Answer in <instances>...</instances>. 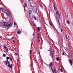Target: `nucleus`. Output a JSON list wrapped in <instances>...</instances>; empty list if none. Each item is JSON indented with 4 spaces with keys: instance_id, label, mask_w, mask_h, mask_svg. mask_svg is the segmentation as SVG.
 Returning a JSON list of instances; mask_svg holds the SVG:
<instances>
[{
    "instance_id": "43",
    "label": "nucleus",
    "mask_w": 73,
    "mask_h": 73,
    "mask_svg": "<svg viewBox=\"0 0 73 73\" xmlns=\"http://www.w3.org/2000/svg\"><path fill=\"white\" fill-rule=\"evenodd\" d=\"M17 61H18V59H17Z\"/></svg>"
},
{
    "instance_id": "25",
    "label": "nucleus",
    "mask_w": 73,
    "mask_h": 73,
    "mask_svg": "<svg viewBox=\"0 0 73 73\" xmlns=\"http://www.w3.org/2000/svg\"><path fill=\"white\" fill-rule=\"evenodd\" d=\"M6 15L7 16V17L9 16V15H8V14L6 13Z\"/></svg>"
},
{
    "instance_id": "1",
    "label": "nucleus",
    "mask_w": 73,
    "mask_h": 73,
    "mask_svg": "<svg viewBox=\"0 0 73 73\" xmlns=\"http://www.w3.org/2000/svg\"><path fill=\"white\" fill-rule=\"evenodd\" d=\"M56 20L57 21L58 23L59 24L60 26L61 25L60 24V22H59V20L60 19V13H59V11H56Z\"/></svg>"
},
{
    "instance_id": "33",
    "label": "nucleus",
    "mask_w": 73,
    "mask_h": 73,
    "mask_svg": "<svg viewBox=\"0 0 73 73\" xmlns=\"http://www.w3.org/2000/svg\"><path fill=\"white\" fill-rule=\"evenodd\" d=\"M15 56H16V55H17V53H15Z\"/></svg>"
},
{
    "instance_id": "26",
    "label": "nucleus",
    "mask_w": 73,
    "mask_h": 73,
    "mask_svg": "<svg viewBox=\"0 0 73 73\" xmlns=\"http://www.w3.org/2000/svg\"><path fill=\"white\" fill-rule=\"evenodd\" d=\"M67 23L68 24H70V22H69V21H67Z\"/></svg>"
},
{
    "instance_id": "23",
    "label": "nucleus",
    "mask_w": 73,
    "mask_h": 73,
    "mask_svg": "<svg viewBox=\"0 0 73 73\" xmlns=\"http://www.w3.org/2000/svg\"><path fill=\"white\" fill-rule=\"evenodd\" d=\"M9 13L10 14V16H11V15H12V13H11V11Z\"/></svg>"
},
{
    "instance_id": "38",
    "label": "nucleus",
    "mask_w": 73,
    "mask_h": 73,
    "mask_svg": "<svg viewBox=\"0 0 73 73\" xmlns=\"http://www.w3.org/2000/svg\"><path fill=\"white\" fill-rule=\"evenodd\" d=\"M54 7H55V4H54L53 6Z\"/></svg>"
},
{
    "instance_id": "40",
    "label": "nucleus",
    "mask_w": 73,
    "mask_h": 73,
    "mask_svg": "<svg viewBox=\"0 0 73 73\" xmlns=\"http://www.w3.org/2000/svg\"><path fill=\"white\" fill-rule=\"evenodd\" d=\"M67 36H68V35H66L65 36V37H67Z\"/></svg>"
},
{
    "instance_id": "8",
    "label": "nucleus",
    "mask_w": 73,
    "mask_h": 73,
    "mask_svg": "<svg viewBox=\"0 0 73 73\" xmlns=\"http://www.w3.org/2000/svg\"><path fill=\"white\" fill-rule=\"evenodd\" d=\"M65 50L66 52L68 53V54H70V52H69V50H68L67 48H66L65 49Z\"/></svg>"
},
{
    "instance_id": "6",
    "label": "nucleus",
    "mask_w": 73,
    "mask_h": 73,
    "mask_svg": "<svg viewBox=\"0 0 73 73\" xmlns=\"http://www.w3.org/2000/svg\"><path fill=\"white\" fill-rule=\"evenodd\" d=\"M36 40L38 42H40V38H39V35H38V38L36 39Z\"/></svg>"
},
{
    "instance_id": "37",
    "label": "nucleus",
    "mask_w": 73,
    "mask_h": 73,
    "mask_svg": "<svg viewBox=\"0 0 73 73\" xmlns=\"http://www.w3.org/2000/svg\"><path fill=\"white\" fill-rule=\"evenodd\" d=\"M1 9L0 8V12H1Z\"/></svg>"
},
{
    "instance_id": "3",
    "label": "nucleus",
    "mask_w": 73,
    "mask_h": 73,
    "mask_svg": "<svg viewBox=\"0 0 73 73\" xmlns=\"http://www.w3.org/2000/svg\"><path fill=\"white\" fill-rule=\"evenodd\" d=\"M49 66L50 67H51V68L52 71L53 73H54V72L55 73H57V71H56V70L55 68H54V67L53 66V68L52 67L53 66V63L52 62H51V63L50 64Z\"/></svg>"
},
{
    "instance_id": "41",
    "label": "nucleus",
    "mask_w": 73,
    "mask_h": 73,
    "mask_svg": "<svg viewBox=\"0 0 73 73\" xmlns=\"http://www.w3.org/2000/svg\"><path fill=\"white\" fill-rule=\"evenodd\" d=\"M34 18L35 19V20H36V17H34Z\"/></svg>"
},
{
    "instance_id": "9",
    "label": "nucleus",
    "mask_w": 73,
    "mask_h": 73,
    "mask_svg": "<svg viewBox=\"0 0 73 73\" xmlns=\"http://www.w3.org/2000/svg\"><path fill=\"white\" fill-rule=\"evenodd\" d=\"M7 25V23H4V27H6V26Z\"/></svg>"
},
{
    "instance_id": "31",
    "label": "nucleus",
    "mask_w": 73,
    "mask_h": 73,
    "mask_svg": "<svg viewBox=\"0 0 73 73\" xmlns=\"http://www.w3.org/2000/svg\"><path fill=\"white\" fill-rule=\"evenodd\" d=\"M14 25L15 26H16V23H15V22L14 23Z\"/></svg>"
},
{
    "instance_id": "35",
    "label": "nucleus",
    "mask_w": 73,
    "mask_h": 73,
    "mask_svg": "<svg viewBox=\"0 0 73 73\" xmlns=\"http://www.w3.org/2000/svg\"><path fill=\"white\" fill-rule=\"evenodd\" d=\"M13 42H15V43L16 42L14 40H13Z\"/></svg>"
},
{
    "instance_id": "13",
    "label": "nucleus",
    "mask_w": 73,
    "mask_h": 73,
    "mask_svg": "<svg viewBox=\"0 0 73 73\" xmlns=\"http://www.w3.org/2000/svg\"><path fill=\"white\" fill-rule=\"evenodd\" d=\"M9 24L11 26H12V24H13V22H11Z\"/></svg>"
},
{
    "instance_id": "42",
    "label": "nucleus",
    "mask_w": 73,
    "mask_h": 73,
    "mask_svg": "<svg viewBox=\"0 0 73 73\" xmlns=\"http://www.w3.org/2000/svg\"><path fill=\"white\" fill-rule=\"evenodd\" d=\"M67 38H67V37H66V40H67Z\"/></svg>"
},
{
    "instance_id": "5",
    "label": "nucleus",
    "mask_w": 73,
    "mask_h": 73,
    "mask_svg": "<svg viewBox=\"0 0 73 73\" xmlns=\"http://www.w3.org/2000/svg\"><path fill=\"white\" fill-rule=\"evenodd\" d=\"M29 16H30V19H32V17H31V13H32V11H31V10H30L29 11Z\"/></svg>"
},
{
    "instance_id": "15",
    "label": "nucleus",
    "mask_w": 73,
    "mask_h": 73,
    "mask_svg": "<svg viewBox=\"0 0 73 73\" xmlns=\"http://www.w3.org/2000/svg\"><path fill=\"white\" fill-rule=\"evenodd\" d=\"M37 29H38V31L41 30V29H40V28L39 27H37Z\"/></svg>"
},
{
    "instance_id": "32",
    "label": "nucleus",
    "mask_w": 73,
    "mask_h": 73,
    "mask_svg": "<svg viewBox=\"0 0 73 73\" xmlns=\"http://www.w3.org/2000/svg\"><path fill=\"white\" fill-rule=\"evenodd\" d=\"M62 55H64L65 54L64 53L62 52Z\"/></svg>"
},
{
    "instance_id": "4",
    "label": "nucleus",
    "mask_w": 73,
    "mask_h": 73,
    "mask_svg": "<svg viewBox=\"0 0 73 73\" xmlns=\"http://www.w3.org/2000/svg\"><path fill=\"white\" fill-rule=\"evenodd\" d=\"M48 51H50V56L51 57H53V50H52V47H50V48H49V50H48Z\"/></svg>"
},
{
    "instance_id": "30",
    "label": "nucleus",
    "mask_w": 73,
    "mask_h": 73,
    "mask_svg": "<svg viewBox=\"0 0 73 73\" xmlns=\"http://www.w3.org/2000/svg\"><path fill=\"white\" fill-rule=\"evenodd\" d=\"M7 12H9V13L10 12V11L8 10H7Z\"/></svg>"
},
{
    "instance_id": "18",
    "label": "nucleus",
    "mask_w": 73,
    "mask_h": 73,
    "mask_svg": "<svg viewBox=\"0 0 73 73\" xmlns=\"http://www.w3.org/2000/svg\"><path fill=\"white\" fill-rule=\"evenodd\" d=\"M3 57H5V56H6V55L5 54H3Z\"/></svg>"
},
{
    "instance_id": "24",
    "label": "nucleus",
    "mask_w": 73,
    "mask_h": 73,
    "mask_svg": "<svg viewBox=\"0 0 73 73\" xmlns=\"http://www.w3.org/2000/svg\"><path fill=\"white\" fill-rule=\"evenodd\" d=\"M30 54H31V53H32V50H30Z\"/></svg>"
},
{
    "instance_id": "45",
    "label": "nucleus",
    "mask_w": 73,
    "mask_h": 73,
    "mask_svg": "<svg viewBox=\"0 0 73 73\" xmlns=\"http://www.w3.org/2000/svg\"><path fill=\"white\" fill-rule=\"evenodd\" d=\"M1 17L0 16V18Z\"/></svg>"
},
{
    "instance_id": "7",
    "label": "nucleus",
    "mask_w": 73,
    "mask_h": 73,
    "mask_svg": "<svg viewBox=\"0 0 73 73\" xmlns=\"http://www.w3.org/2000/svg\"><path fill=\"white\" fill-rule=\"evenodd\" d=\"M69 63L70 64L72 65V64H73V63H72V60H71V59H69Z\"/></svg>"
},
{
    "instance_id": "34",
    "label": "nucleus",
    "mask_w": 73,
    "mask_h": 73,
    "mask_svg": "<svg viewBox=\"0 0 73 73\" xmlns=\"http://www.w3.org/2000/svg\"><path fill=\"white\" fill-rule=\"evenodd\" d=\"M31 6L32 7V8H34V7L32 6L31 5Z\"/></svg>"
},
{
    "instance_id": "20",
    "label": "nucleus",
    "mask_w": 73,
    "mask_h": 73,
    "mask_svg": "<svg viewBox=\"0 0 73 73\" xmlns=\"http://www.w3.org/2000/svg\"><path fill=\"white\" fill-rule=\"evenodd\" d=\"M10 60H11V61H12V58H11L10 57H9V58Z\"/></svg>"
},
{
    "instance_id": "11",
    "label": "nucleus",
    "mask_w": 73,
    "mask_h": 73,
    "mask_svg": "<svg viewBox=\"0 0 73 73\" xmlns=\"http://www.w3.org/2000/svg\"><path fill=\"white\" fill-rule=\"evenodd\" d=\"M1 26H2V27L3 26V27H4V23H1Z\"/></svg>"
},
{
    "instance_id": "14",
    "label": "nucleus",
    "mask_w": 73,
    "mask_h": 73,
    "mask_svg": "<svg viewBox=\"0 0 73 73\" xmlns=\"http://www.w3.org/2000/svg\"><path fill=\"white\" fill-rule=\"evenodd\" d=\"M17 33H18V34H20V33H21V31H18Z\"/></svg>"
},
{
    "instance_id": "39",
    "label": "nucleus",
    "mask_w": 73,
    "mask_h": 73,
    "mask_svg": "<svg viewBox=\"0 0 73 73\" xmlns=\"http://www.w3.org/2000/svg\"><path fill=\"white\" fill-rule=\"evenodd\" d=\"M33 36H34V33H33Z\"/></svg>"
},
{
    "instance_id": "12",
    "label": "nucleus",
    "mask_w": 73,
    "mask_h": 73,
    "mask_svg": "<svg viewBox=\"0 0 73 73\" xmlns=\"http://www.w3.org/2000/svg\"><path fill=\"white\" fill-rule=\"evenodd\" d=\"M3 48L5 49H7V47L5 46H4L3 47Z\"/></svg>"
},
{
    "instance_id": "29",
    "label": "nucleus",
    "mask_w": 73,
    "mask_h": 73,
    "mask_svg": "<svg viewBox=\"0 0 73 73\" xmlns=\"http://www.w3.org/2000/svg\"><path fill=\"white\" fill-rule=\"evenodd\" d=\"M13 38H14V37H12V38L10 39V40H13Z\"/></svg>"
},
{
    "instance_id": "21",
    "label": "nucleus",
    "mask_w": 73,
    "mask_h": 73,
    "mask_svg": "<svg viewBox=\"0 0 73 73\" xmlns=\"http://www.w3.org/2000/svg\"><path fill=\"white\" fill-rule=\"evenodd\" d=\"M56 60L57 61H58L59 60V59L58 58V57L56 58Z\"/></svg>"
},
{
    "instance_id": "22",
    "label": "nucleus",
    "mask_w": 73,
    "mask_h": 73,
    "mask_svg": "<svg viewBox=\"0 0 73 73\" xmlns=\"http://www.w3.org/2000/svg\"><path fill=\"white\" fill-rule=\"evenodd\" d=\"M54 10H56V11L57 10V9L56 8V7H54Z\"/></svg>"
},
{
    "instance_id": "44",
    "label": "nucleus",
    "mask_w": 73,
    "mask_h": 73,
    "mask_svg": "<svg viewBox=\"0 0 73 73\" xmlns=\"http://www.w3.org/2000/svg\"><path fill=\"white\" fill-rule=\"evenodd\" d=\"M29 1H30V0H29Z\"/></svg>"
},
{
    "instance_id": "2",
    "label": "nucleus",
    "mask_w": 73,
    "mask_h": 73,
    "mask_svg": "<svg viewBox=\"0 0 73 73\" xmlns=\"http://www.w3.org/2000/svg\"><path fill=\"white\" fill-rule=\"evenodd\" d=\"M4 64H5V65H7V64H8L7 65V66L9 68H10L11 69H12V66H13V65L12 64H11L10 65L9 64H10V62L8 61V60H6L5 61H4Z\"/></svg>"
},
{
    "instance_id": "19",
    "label": "nucleus",
    "mask_w": 73,
    "mask_h": 73,
    "mask_svg": "<svg viewBox=\"0 0 73 73\" xmlns=\"http://www.w3.org/2000/svg\"><path fill=\"white\" fill-rule=\"evenodd\" d=\"M6 59L7 60H8L9 59V57H7L6 58Z\"/></svg>"
},
{
    "instance_id": "17",
    "label": "nucleus",
    "mask_w": 73,
    "mask_h": 73,
    "mask_svg": "<svg viewBox=\"0 0 73 73\" xmlns=\"http://www.w3.org/2000/svg\"><path fill=\"white\" fill-rule=\"evenodd\" d=\"M6 52H7V53H8V48L6 49Z\"/></svg>"
},
{
    "instance_id": "28",
    "label": "nucleus",
    "mask_w": 73,
    "mask_h": 73,
    "mask_svg": "<svg viewBox=\"0 0 73 73\" xmlns=\"http://www.w3.org/2000/svg\"><path fill=\"white\" fill-rule=\"evenodd\" d=\"M60 70L61 72H63L62 69H61Z\"/></svg>"
},
{
    "instance_id": "16",
    "label": "nucleus",
    "mask_w": 73,
    "mask_h": 73,
    "mask_svg": "<svg viewBox=\"0 0 73 73\" xmlns=\"http://www.w3.org/2000/svg\"><path fill=\"white\" fill-rule=\"evenodd\" d=\"M25 5L26 7L27 6V3H25Z\"/></svg>"
},
{
    "instance_id": "36",
    "label": "nucleus",
    "mask_w": 73,
    "mask_h": 73,
    "mask_svg": "<svg viewBox=\"0 0 73 73\" xmlns=\"http://www.w3.org/2000/svg\"><path fill=\"white\" fill-rule=\"evenodd\" d=\"M61 32H62V31H63V30H62V29H61Z\"/></svg>"
},
{
    "instance_id": "10",
    "label": "nucleus",
    "mask_w": 73,
    "mask_h": 73,
    "mask_svg": "<svg viewBox=\"0 0 73 73\" xmlns=\"http://www.w3.org/2000/svg\"><path fill=\"white\" fill-rule=\"evenodd\" d=\"M11 26L9 24L6 26V28H9Z\"/></svg>"
},
{
    "instance_id": "27",
    "label": "nucleus",
    "mask_w": 73,
    "mask_h": 73,
    "mask_svg": "<svg viewBox=\"0 0 73 73\" xmlns=\"http://www.w3.org/2000/svg\"><path fill=\"white\" fill-rule=\"evenodd\" d=\"M49 23L50 25H51V26H52V24L50 22H49Z\"/></svg>"
}]
</instances>
